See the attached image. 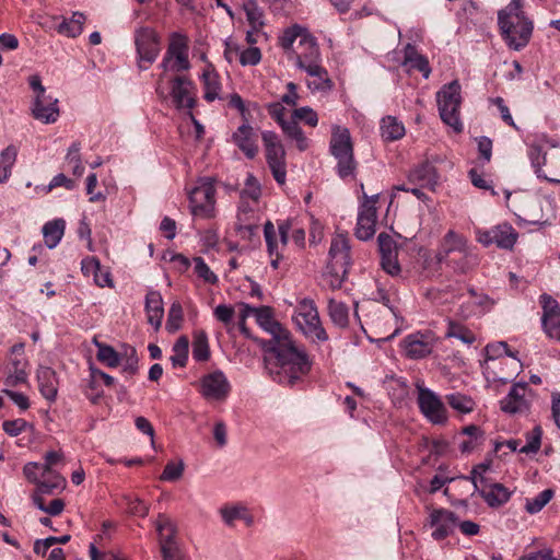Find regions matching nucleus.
<instances>
[{"label":"nucleus","mask_w":560,"mask_h":560,"mask_svg":"<svg viewBox=\"0 0 560 560\" xmlns=\"http://www.w3.org/2000/svg\"><path fill=\"white\" fill-rule=\"evenodd\" d=\"M156 532L159 534L160 545L167 542H176V527L172 520L164 514H160L155 521Z\"/></svg>","instance_id":"c03bdc74"},{"label":"nucleus","mask_w":560,"mask_h":560,"mask_svg":"<svg viewBox=\"0 0 560 560\" xmlns=\"http://www.w3.org/2000/svg\"><path fill=\"white\" fill-rule=\"evenodd\" d=\"M544 332L550 338L560 342V315L541 319Z\"/></svg>","instance_id":"0e129e2a"},{"label":"nucleus","mask_w":560,"mask_h":560,"mask_svg":"<svg viewBox=\"0 0 560 560\" xmlns=\"http://www.w3.org/2000/svg\"><path fill=\"white\" fill-rule=\"evenodd\" d=\"M85 15L81 12H74L70 20H63L59 26L58 32L68 37H77L83 31Z\"/></svg>","instance_id":"37998d69"},{"label":"nucleus","mask_w":560,"mask_h":560,"mask_svg":"<svg viewBox=\"0 0 560 560\" xmlns=\"http://www.w3.org/2000/svg\"><path fill=\"white\" fill-rule=\"evenodd\" d=\"M281 128L288 138L296 142V147L300 151H305L308 148V139L305 137L296 120H289L283 124Z\"/></svg>","instance_id":"09e8293b"},{"label":"nucleus","mask_w":560,"mask_h":560,"mask_svg":"<svg viewBox=\"0 0 560 560\" xmlns=\"http://www.w3.org/2000/svg\"><path fill=\"white\" fill-rule=\"evenodd\" d=\"M243 10L246 14V20L250 27L255 31L264 30L266 25L265 13L256 0H246L243 3Z\"/></svg>","instance_id":"f704fd0d"},{"label":"nucleus","mask_w":560,"mask_h":560,"mask_svg":"<svg viewBox=\"0 0 560 560\" xmlns=\"http://www.w3.org/2000/svg\"><path fill=\"white\" fill-rule=\"evenodd\" d=\"M455 252L463 254L466 259L472 257V255L468 252L466 238L453 230H450L443 237L441 247L436 254V259L439 262H442L448 257L451 253Z\"/></svg>","instance_id":"4be33fe9"},{"label":"nucleus","mask_w":560,"mask_h":560,"mask_svg":"<svg viewBox=\"0 0 560 560\" xmlns=\"http://www.w3.org/2000/svg\"><path fill=\"white\" fill-rule=\"evenodd\" d=\"M405 126L394 116H386L381 120V135L385 141H396L405 136Z\"/></svg>","instance_id":"473e14b6"},{"label":"nucleus","mask_w":560,"mask_h":560,"mask_svg":"<svg viewBox=\"0 0 560 560\" xmlns=\"http://www.w3.org/2000/svg\"><path fill=\"white\" fill-rule=\"evenodd\" d=\"M261 60V52L258 47H248L242 50L240 62L242 66H256Z\"/></svg>","instance_id":"774afa93"},{"label":"nucleus","mask_w":560,"mask_h":560,"mask_svg":"<svg viewBox=\"0 0 560 560\" xmlns=\"http://www.w3.org/2000/svg\"><path fill=\"white\" fill-rule=\"evenodd\" d=\"M445 337L456 338L467 346H470L476 341V335L468 327L454 320L448 322Z\"/></svg>","instance_id":"a18cd8bd"},{"label":"nucleus","mask_w":560,"mask_h":560,"mask_svg":"<svg viewBox=\"0 0 560 560\" xmlns=\"http://www.w3.org/2000/svg\"><path fill=\"white\" fill-rule=\"evenodd\" d=\"M498 25L503 40L513 50H521L529 43L534 28L523 11V3L517 2L498 12Z\"/></svg>","instance_id":"f03ea898"},{"label":"nucleus","mask_w":560,"mask_h":560,"mask_svg":"<svg viewBox=\"0 0 560 560\" xmlns=\"http://www.w3.org/2000/svg\"><path fill=\"white\" fill-rule=\"evenodd\" d=\"M36 380L42 396L49 402L57 399L59 381L57 373L49 366L39 365L36 371Z\"/></svg>","instance_id":"412c9836"},{"label":"nucleus","mask_w":560,"mask_h":560,"mask_svg":"<svg viewBox=\"0 0 560 560\" xmlns=\"http://www.w3.org/2000/svg\"><path fill=\"white\" fill-rule=\"evenodd\" d=\"M182 322L183 307L178 302H174L168 310L165 328L168 332H175L180 328Z\"/></svg>","instance_id":"4d7b16f0"},{"label":"nucleus","mask_w":560,"mask_h":560,"mask_svg":"<svg viewBox=\"0 0 560 560\" xmlns=\"http://www.w3.org/2000/svg\"><path fill=\"white\" fill-rule=\"evenodd\" d=\"M460 90V84L455 80L445 84L438 92V106L441 119L458 132L463 129L459 119V107L462 103Z\"/></svg>","instance_id":"7ed1b4c3"},{"label":"nucleus","mask_w":560,"mask_h":560,"mask_svg":"<svg viewBox=\"0 0 560 560\" xmlns=\"http://www.w3.org/2000/svg\"><path fill=\"white\" fill-rule=\"evenodd\" d=\"M486 359L481 363V366L485 370H489V362L501 359L502 357H511L516 360V357L513 352L509 350V346L505 341H497L486 346L485 348Z\"/></svg>","instance_id":"a19ab883"},{"label":"nucleus","mask_w":560,"mask_h":560,"mask_svg":"<svg viewBox=\"0 0 560 560\" xmlns=\"http://www.w3.org/2000/svg\"><path fill=\"white\" fill-rule=\"evenodd\" d=\"M305 36L312 35L305 27H302L299 24H294L283 31L282 35L279 37V45L289 57L296 50L293 47L295 40L303 39Z\"/></svg>","instance_id":"7c9ffc66"},{"label":"nucleus","mask_w":560,"mask_h":560,"mask_svg":"<svg viewBox=\"0 0 560 560\" xmlns=\"http://www.w3.org/2000/svg\"><path fill=\"white\" fill-rule=\"evenodd\" d=\"M145 313L148 323L158 330L161 327L164 308L160 292L151 290L145 295Z\"/></svg>","instance_id":"cd10ccee"},{"label":"nucleus","mask_w":560,"mask_h":560,"mask_svg":"<svg viewBox=\"0 0 560 560\" xmlns=\"http://www.w3.org/2000/svg\"><path fill=\"white\" fill-rule=\"evenodd\" d=\"M292 318L298 328L306 337L318 341H326L328 339V336L320 324L318 311L313 300H301Z\"/></svg>","instance_id":"20e7f679"},{"label":"nucleus","mask_w":560,"mask_h":560,"mask_svg":"<svg viewBox=\"0 0 560 560\" xmlns=\"http://www.w3.org/2000/svg\"><path fill=\"white\" fill-rule=\"evenodd\" d=\"M476 491L491 508L503 505L511 497V492L501 483L486 485Z\"/></svg>","instance_id":"c85d7f7f"},{"label":"nucleus","mask_w":560,"mask_h":560,"mask_svg":"<svg viewBox=\"0 0 560 560\" xmlns=\"http://www.w3.org/2000/svg\"><path fill=\"white\" fill-rule=\"evenodd\" d=\"M328 314L331 322L339 328H346L349 325V307L343 302L329 299Z\"/></svg>","instance_id":"58836bf2"},{"label":"nucleus","mask_w":560,"mask_h":560,"mask_svg":"<svg viewBox=\"0 0 560 560\" xmlns=\"http://www.w3.org/2000/svg\"><path fill=\"white\" fill-rule=\"evenodd\" d=\"M192 261L194 271L200 279L210 284H215L218 282L219 279L217 275L209 268L202 257H195Z\"/></svg>","instance_id":"5fc2aeb1"},{"label":"nucleus","mask_w":560,"mask_h":560,"mask_svg":"<svg viewBox=\"0 0 560 560\" xmlns=\"http://www.w3.org/2000/svg\"><path fill=\"white\" fill-rule=\"evenodd\" d=\"M417 402L422 415L433 424H444L447 421V410L441 398L431 389L417 385Z\"/></svg>","instance_id":"1a4fd4ad"},{"label":"nucleus","mask_w":560,"mask_h":560,"mask_svg":"<svg viewBox=\"0 0 560 560\" xmlns=\"http://www.w3.org/2000/svg\"><path fill=\"white\" fill-rule=\"evenodd\" d=\"M40 481L38 482L39 493L52 494L56 490H63L66 487V479L55 470L42 471Z\"/></svg>","instance_id":"72a5a7b5"},{"label":"nucleus","mask_w":560,"mask_h":560,"mask_svg":"<svg viewBox=\"0 0 560 560\" xmlns=\"http://www.w3.org/2000/svg\"><path fill=\"white\" fill-rule=\"evenodd\" d=\"M135 44L139 56L140 67L147 69L143 62L153 63L158 58L161 47L160 38L154 30L150 27H139L135 32Z\"/></svg>","instance_id":"f8f14e48"},{"label":"nucleus","mask_w":560,"mask_h":560,"mask_svg":"<svg viewBox=\"0 0 560 560\" xmlns=\"http://www.w3.org/2000/svg\"><path fill=\"white\" fill-rule=\"evenodd\" d=\"M348 273V268L338 269L336 265L328 264L326 267V271L324 272V281L325 283L332 290H337L341 288L345 278Z\"/></svg>","instance_id":"8fccbe9b"},{"label":"nucleus","mask_w":560,"mask_h":560,"mask_svg":"<svg viewBox=\"0 0 560 560\" xmlns=\"http://www.w3.org/2000/svg\"><path fill=\"white\" fill-rule=\"evenodd\" d=\"M161 67L164 70L175 72L185 71L190 68L188 59V39L186 36L174 33L171 36L170 45L162 60Z\"/></svg>","instance_id":"6e6552de"},{"label":"nucleus","mask_w":560,"mask_h":560,"mask_svg":"<svg viewBox=\"0 0 560 560\" xmlns=\"http://www.w3.org/2000/svg\"><path fill=\"white\" fill-rule=\"evenodd\" d=\"M192 358L198 362L208 361L210 349L205 330H195L192 335Z\"/></svg>","instance_id":"79ce46f5"},{"label":"nucleus","mask_w":560,"mask_h":560,"mask_svg":"<svg viewBox=\"0 0 560 560\" xmlns=\"http://www.w3.org/2000/svg\"><path fill=\"white\" fill-rule=\"evenodd\" d=\"M233 140L241 151L248 159H254L258 152V147L255 140V132L253 127L245 121L241 125L237 130L233 133Z\"/></svg>","instance_id":"bb28decb"},{"label":"nucleus","mask_w":560,"mask_h":560,"mask_svg":"<svg viewBox=\"0 0 560 560\" xmlns=\"http://www.w3.org/2000/svg\"><path fill=\"white\" fill-rule=\"evenodd\" d=\"M553 491L551 489H545L538 493L535 498L526 499L525 510L529 514H536L540 512L546 504L552 499Z\"/></svg>","instance_id":"603ef678"},{"label":"nucleus","mask_w":560,"mask_h":560,"mask_svg":"<svg viewBox=\"0 0 560 560\" xmlns=\"http://www.w3.org/2000/svg\"><path fill=\"white\" fill-rule=\"evenodd\" d=\"M244 511H246V508L244 505L235 504L222 506L219 513L225 525L233 526L235 521L241 520V517H244Z\"/></svg>","instance_id":"6e6d98bb"},{"label":"nucleus","mask_w":560,"mask_h":560,"mask_svg":"<svg viewBox=\"0 0 560 560\" xmlns=\"http://www.w3.org/2000/svg\"><path fill=\"white\" fill-rule=\"evenodd\" d=\"M376 198L377 196L366 198L362 203L357 221L355 236L361 241H368L375 234V226L377 220L376 213Z\"/></svg>","instance_id":"4468645a"},{"label":"nucleus","mask_w":560,"mask_h":560,"mask_svg":"<svg viewBox=\"0 0 560 560\" xmlns=\"http://www.w3.org/2000/svg\"><path fill=\"white\" fill-rule=\"evenodd\" d=\"M488 469L489 466L487 464H479L472 468L470 476L465 478L472 482L475 490H478L479 488L487 485L485 474Z\"/></svg>","instance_id":"338daca9"},{"label":"nucleus","mask_w":560,"mask_h":560,"mask_svg":"<svg viewBox=\"0 0 560 560\" xmlns=\"http://www.w3.org/2000/svg\"><path fill=\"white\" fill-rule=\"evenodd\" d=\"M257 324L272 335L265 343V368L281 385H294L311 370L312 362L305 350L295 345L290 332L277 323L268 306L257 307Z\"/></svg>","instance_id":"f257e3e1"},{"label":"nucleus","mask_w":560,"mask_h":560,"mask_svg":"<svg viewBox=\"0 0 560 560\" xmlns=\"http://www.w3.org/2000/svg\"><path fill=\"white\" fill-rule=\"evenodd\" d=\"M328 255V264L336 265L338 269H340V267L349 269L351 265V258L349 238L347 237V235L337 234L331 240Z\"/></svg>","instance_id":"5701e85b"},{"label":"nucleus","mask_w":560,"mask_h":560,"mask_svg":"<svg viewBox=\"0 0 560 560\" xmlns=\"http://www.w3.org/2000/svg\"><path fill=\"white\" fill-rule=\"evenodd\" d=\"M477 241L486 247L495 244L499 248L512 249L518 234L509 223L498 224L489 230H477Z\"/></svg>","instance_id":"9b49d317"},{"label":"nucleus","mask_w":560,"mask_h":560,"mask_svg":"<svg viewBox=\"0 0 560 560\" xmlns=\"http://www.w3.org/2000/svg\"><path fill=\"white\" fill-rule=\"evenodd\" d=\"M171 96L176 108L191 109L195 106L192 82L183 75L175 77L171 83Z\"/></svg>","instance_id":"a211bd4d"},{"label":"nucleus","mask_w":560,"mask_h":560,"mask_svg":"<svg viewBox=\"0 0 560 560\" xmlns=\"http://www.w3.org/2000/svg\"><path fill=\"white\" fill-rule=\"evenodd\" d=\"M261 140L265 148L267 164L272 173L275 180L282 185L287 177L285 150L279 138L273 131H264Z\"/></svg>","instance_id":"39448f33"},{"label":"nucleus","mask_w":560,"mask_h":560,"mask_svg":"<svg viewBox=\"0 0 560 560\" xmlns=\"http://www.w3.org/2000/svg\"><path fill=\"white\" fill-rule=\"evenodd\" d=\"M547 153H542L541 149L537 145H532L528 151V156L532 163V166L535 170L536 175L539 178H544L550 183H557L560 184V178L558 177H549L547 173L544 172L542 165L547 163L548 159Z\"/></svg>","instance_id":"c9c22d12"},{"label":"nucleus","mask_w":560,"mask_h":560,"mask_svg":"<svg viewBox=\"0 0 560 560\" xmlns=\"http://www.w3.org/2000/svg\"><path fill=\"white\" fill-rule=\"evenodd\" d=\"M334 159L336 160V173L341 179L347 180L355 177L358 163L354 159V152Z\"/></svg>","instance_id":"e433bc0d"},{"label":"nucleus","mask_w":560,"mask_h":560,"mask_svg":"<svg viewBox=\"0 0 560 560\" xmlns=\"http://www.w3.org/2000/svg\"><path fill=\"white\" fill-rule=\"evenodd\" d=\"M202 81L205 88V98L208 102H213L220 97L221 84L219 82V75L211 69L206 70L202 73Z\"/></svg>","instance_id":"49530a36"},{"label":"nucleus","mask_w":560,"mask_h":560,"mask_svg":"<svg viewBox=\"0 0 560 560\" xmlns=\"http://www.w3.org/2000/svg\"><path fill=\"white\" fill-rule=\"evenodd\" d=\"M539 304L542 308L541 319L560 315V305L550 294L542 293L539 296Z\"/></svg>","instance_id":"13d9d810"},{"label":"nucleus","mask_w":560,"mask_h":560,"mask_svg":"<svg viewBox=\"0 0 560 560\" xmlns=\"http://www.w3.org/2000/svg\"><path fill=\"white\" fill-rule=\"evenodd\" d=\"M261 196V187L257 178L253 174H247L245 179V187L240 195V203L249 202L250 205H258Z\"/></svg>","instance_id":"ea45409f"},{"label":"nucleus","mask_w":560,"mask_h":560,"mask_svg":"<svg viewBox=\"0 0 560 560\" xmlns=\"http://www.w3.org/2000/svg\"><path fill=\"white\" fill-rule=\"evenodd\" d=\"M230 390L231 385L222 371H215L201 378V394L207 399L223 400Z\"/></svg>","instance_id":"dca6fc26"},{"label":"nucleus","mask_w":560,"mask_h":560,"mask_svg":"<svg viewBox=\"0 0 560 560\" xmlns=\"http://www.w3.org/2000/svg\"><path fill=\"white\" fill-rule=\"evenodd\" d=\"M533 397L534 392L527 383H515L508 395L500 400V408L508 415H523L529 410Z\"/></svg>","instance_id":"9d476101"},{"label":"nucleus","mask_w":560,"mask_h":560,"mask_svg":"<svg viewBox=\"0 0 560 560\" xmlns=\"http://www.w3.org/2000/svg\"><path fill=\"white\" fill-rule=\"evenodd\" d=\"M259 221L260 213L257 206L249 202L240 203L235 230L243 240L252 242L258 237Z\"/></svg>","instance_id":"ddd939ff"},{"label":"nucleus","mask_w":560,"mask_h":560,"mask_svg":"<svg viewBox=\"0 0 560 560\" xmlns=\"http://www.w3.org/2000/svg\"><path fill=\"white\" fill-rule=\"evenodd\" d=\"M541 436V428L535 427L530 432L526 433V444L521 446L520 452L524 454L537 453L540 448Z\"/></svg>","instance_id":"864d4df0"},{"label":"nucleus","mask_w":560,"mask_h":560,"mask_svg":"<svg viewBox=\"0 0 560 560\" xmlns=\"http://www.w3.org/2000/svg\"><path fill=\"white\" fill-rule=\"evenodd\" d=\"M296 68L307 74H324L319 47L314 36H305L299 40L298 50L288 57Z\"/></svg>","instance_id":"423d86ee"},{"label":"nucleus","mask_w":560,"mask_h":560,"mask_svg":"<svg viewBox=\"0 0 560 560\" xmlns=\"http://www.w3.org/2000/svg\"><path fill=\"white\" fill-rule=\"evenodd\" d=\"M58 100L51 95L34 98L32 105V115L35 119L44 124H52L59 117Z\"/></svg>","instance_id":"b1692460"},{"label":"nucleus","mask_w":560,"mask_h":560,"mask_svg":"<svg viewBox=\"0 0 560 560\" xmlns=\"http://www.w3.org/2000/svg\"><path fill=\"white\" fill-rule=\"evenodd\" d=\"M469 300L460 305V315L465 318L483 314L492 306L491 299L485 293H478L474 288L468 289Z\"/></svg>","instance_id":"393cba45"},{"label":"nucleus","mask_w":560,"mask_h":560,"mask_svg":"<svg viewBox=\"0 0 560 560\" xmlns=\"http://www.w3.org/2000/svg\"><path fill=\"white\" fill-rule=\"evenodd\" d=\"M381 256L397 255V244L387 233H381L377 237Z\"/></svg>","instance_id":"69168bd1"},{"label":"nucleus","mask_w":560,"mask_h":560,"mask_svg":"<svg viewBox=\"0 0 560 560\" xmlns=\"http://www.w3.org/2000/svg\"><path fill=\"white\" fill-rule=\"evenodd\" d=\"M66 229L63 219H55L44 224L43 235L48 248H55L61 241Z\"/></svg>","instance_id":"2f4dec72"},{"label":"nucleus","mask_w":560,"mask_h":560,"mask_svg":"<svg viewBox=\"0 0 560 560\" xmlns=\"http://www.w3.org/2000/svg\"><path fill=\"white\" fill-rule=\"evenodd\" d=\"M406 355L418 360L429 355L434 348V337L431 332H415L401 341Z\"/></svg>","instance_id":"2eb2a0df"},{"label":"nucleus","mask_w":560,"mask_h":560,"mask_svg":"<svg viewBox=\"0 0 560 560\" xmlns=\"http://www.w3.org/2000/svg\"><path fill=\"white\" fill-rule=\"evenodd\" d=\"M314 78L313 81L308 82V88L313 91H330L334 86L332 81L330 80L327 70L324 68V74H308Z\"/></svg>","instance_id":"680f3d73"},{"label":"nucleus","mask_w":560,"mask_h":560,"mask_svg":"<svg viewBox=\"0 0 560 560\" xmlns=\"http://www.w3.org/2000/svg\"><path fill=\"white\" fill-rule=\"evenodd\" d=\"M215 188L209 177L198 180L197 185L189 191V206L191 214L200 218H210L214 210Z\"/></svg>","instance_id":"0eeeda50"},{"label":"nucleus","mask_w":560,"mask_h":560,"mask_svg":"<svg viewBox=\"0 0 560 560\" xmlns=\"http://www.w3.org/2000/svg\"><path fill=\"white\" fill-rule=\"evenodd\" d=\"M408 182L434 190L439 183V174L433 163L425 160L409 172Z\"/></svg>","instance_id":"aec40b11"},{"label":"nucleus","mask_w":560,"mask_h":560,"mask_svg":"<svg viewBox=\"0 0 560 560\" xmlns=\"http://www.w3.org/2000/svg\"><path fill=\"white\" fill-rule=\"evenodd\" d=\"M457 516L454 512L445 509L433 510L430 514V526L434 528L432 537L442 540L453 533L457 526Z\"/></svg>","instance_id":"f3484780"},{"label":"nucleus","mask_w":560,"mask_h":560,"mask_svg":"<svg viewBox=\"0 0 560 560\" xmlns=\"http://www.w3.org/2000/svg\"><path fill=\"white\" fill-rule=\"evenodd\" d=\"M184 472V464L182 462H170L166 464L160 479L162 481H177L182 478Z\"/></svg>","instance_id":"e2e57ef3"},{"label":"nucleus","mask_w":560,"mask_h":560,"mask_svg":"<svg viewBox=\"0 0 560 560\" xmlns=\"http://www.w3.org/2000/svg\"><path fill=\"white\" fill-rule=\"evenodd\" d=\"M18 149L14 145H8L0 153V184L9 180L12 168L16 162Z\"/></svg>","instance_id":"4c0bfd02"},{"label":"nucleus","mask_w":560,"mask_h":560,"mask_svg":"<svg viewBox=\"0 0 560 560\" xmlns=\"http://www.w3.org/2000/svg\"><path fill=\"white\" fill-rule=\"evenodd\" d=\"M97 359L109 368H116L119 364V355L115 349L107 345L97 343Z\"/></svg>","instance_id":"bf43d9fd"},{"label":"nucleus","mask_w":560,"mask_h":560,"mask_svg":"<svg viewBox=\"0 0 560 560\" xmlns=\"http://www.w3.org/2000/svg\"><path fill=\"white\" fill-rule=\"evenodd\" d=\"M446 402L456 411L460 413H469L474 410V400L463 394L454 393L445 396Z\"/></svg>","instance_id":"3c124183"},{"label":"nucleus","mask_w":560,"mask_h":560,"mask_svg":"<svg viewBox=\"0 0 560 560\" xmlns=\"http://www.w3.org/2000/svg\"><path fill=\"white\" fill-rule=\"evenodd\" d=\"M329 152L334 158L353 152V142L348 128L332 126Z\"/></svg>","instance_id":"a878e982"},{"label":"nucleus","mask_w":560,"mask_h":560,"mask_svg":"<svg viewBox=\"0 0 560 560\" xmlns=\"http://www.w3.org/2000/svg\"><path fill=\"white\" fill-rule=\"evenodd\" d=\"M124 503L130 514L144 517L149 512V506L139 498L133 495H125Z\"/></svg>","instance_id":"052dcab7"},{"label":"nucleus","mask_w":560,"mask_h":560,"mask_svg":"<svg viewBox=\"0 0 560 560\" xmlns=\"http://www.w3.org/2000/svg\"><path fill=\"white\" fill-rule=\"evenodd\" d=\"M171 362L174 368H184L187 364L189 352V340L186 336H180L173 346Z\"/></svg>","instance_id":"de8ad7c7"},{"label":"nucleus","mask_w":560,"mask_h":560,"mask_svg":"<svg viewBox=\"0 0 560 560\" xmlns=\"http://www.w3.org/2000/svg\"><path fill=\"white\" fill-rule=\"evenodd\" d=\"M290 228L291 226L288 221L280 222L278 224V231L271 221H267L265 223L264 236L270 257H273V254H277V252H282L287 246Z\"/></svg>","instance_id":"6ab92c4d"},{"label":"nucleus","mask_w":560,"mask_h":560,"mask_svg":"<svg viewBox=\"0 0 560 560\" xmlns=\"http://www.w3.org/2000/svg\"><path fill=\"white\" fill-rule=\"evenodd\" d=\"M410 69L418 70L422 73L423 78L428 79L431 73V68L427 57L419 54L416 47L411 44H407L404 49V62Z\"/></svg>","instance_id":"c756f323"}]
</instances>
